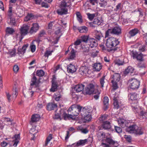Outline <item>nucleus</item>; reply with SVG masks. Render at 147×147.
<instances>
[{
  "label": "nucleus",
  "instance_id": "nucleus-20",
  "mask_svg": "<svg viewBox=\"0 0 147 147\" xmlns=\"http://www.w3.org/2000/svg\"><path fill=\"white\" fill-rule=\"evenodd\" d=\"M28 46V44H26L24 45L22 48L18 47V54L19 55H23L25 53L26 49Z\"/></svg>",
  "mask_w": 147,
  "mask_h": 147
},
{
  "label": "nucleus",
  "instance_id": "nucleus-59",
  "mask_svg": "<svg viewBox=\"0 0 147 147\" xmlns=\"http://www.w3.org/2000/svg\"><path fill=\"white\" fill-rule=\"evenodd\" d=\"M121 3H119L116 6V8L114 10L117 11L121 9Z\"/></svg>",
  "mask_w": 147,
  "mask_h": 147
},
{
  "label": "nucleus",
  "instance_id": "nucleus-28",
  "mask_svg": "<svg viewBox=\"0 0 147 147\" xmlns=\"http://www.w3.org/2000/svg\"><path fill=\"white\" fill-rule=\"evenodd\" d=\"M76 70L75 67L72 64H70L68 65L67 67V71L68 72L73 73L75 72Z\"/></svg>",
  "mask_w": 147,
  "mask_h": 147
},
{
  "label": "nucleus",
  "instance_id": "nucleus-64",
  "mask_svg": "<svg viewBox=\"0 0 147 147\" xmlns=\"http://www.w3.org/2000/svg\"><path fill=\"white\" fill-rule=\"evenodd\" d=\"M100 146L102 147H110L109 144L103 142L101 144Z\"/></svg>",
  "mask_w": 147,
  "mask_h": 147
},
{
  "label": "nucleus",
  "instance_id": "nucleus-14",
  "mask_svg": "<svg viewBox=\"0 0 147 147\" xmlns=\"http://www.w3.org/2000/svg\"><path fill=\"white\" fill-rule=\"evenodd\" d=\"M106 142L109 144L115 147H117L118 146L117 142L114 140L112 137H106L105 140Z\"/></svg>",
  "mask_w": 147,
  "mask_h": 147
},
{
  "label": "nucleus",
  "instance_id": "nucleus-54",
  "mask_svg": "<svg viewBox=\"0 0 147 147\" xmlns=\"http://www.w3.org/2000/svg\"><path fill=\"white\" fill-rule=\"evenodd\" d=\"M105 78V76H103L100 79V82L102 87H104V84L105 83L104 81Z\"/></svg>",
  "mask_w": 147,
  "mask_h": 147
},
{
  "label": "nucleus",
  "instance_id": "nucleus-23",
  "mask_svg": "<svg viewBox=\"0 0 147 147\" xmlns=\"http://www.w3.org/2000/svg\"><path fill=\"white\" fill-rule=\"evenodd\" d=\"M57 105L54 102L49 103L47 105V109L49 111H51L54 110L56 108Z\"/></svg>",
  "mask_w": 147,
  "mask_h": 147
},
{
  "label": "nucleus",
  "instance_id": "nucleus-17",
  "mask_svg": "<svg viewBox=\"0 0 147 147\" xmlns=\"http://www.w3.org/2000/svg\"><path fill=\"white\" fill-rule=\"evenodd\" d=\"M88 68L86 66H82L80 67L79 71L80 74L82 76H85L88 71Z\"/></svg>",
  "mask_w": 147,
  "mask_h": 147
},
{
  "label": "nucleus",
  "instance_id": "nucleus-27",
  "mask_svg": "<svg viewBox=\"0 0 147 147\" xmlns=\"http://www.w3.org/2000/svg\"><path fill=\"white\" fill-rule=\"evenodd\" d=\"M84 85L82 84H78L75 86L74 89L75 91L77 92L82 91L84 88Z\"/></svg>",
  "mask_w": 147,
  "mask_h": 147
},
{
  "label": "nucleus",
  "instance_id": "nucleus-18",
  "mask_svg": "<svg viewBox=\"0 0 147 147\" xmlns=\"http://www.w3.org/2000/svg\"><path fill=\"white\" fill-rule=\"evenodd\" d=\"M140 30L138 29L135 28L130 30L128 33L129 38L135 36L137 34L139 33Z\"/></svg>",
  "mask_w": 147,
  "mask_h": 147
},
{
  "label": "nucleus",
  "instance_id": "nucleus-21",
  "mask_svg": "<svg viewBox=\"0 0 147 147\" xmlns=\"http://www.w3.org/2000/svg\"><path fill=\"white\" fill-rule=\"evenodd\" d=\"M112 32L113 34L119 35L121 33V28L119 26L115 27L112 29Z\"/></svg>",
  "mask_w": 147,
  "mask_h": 147
},
{
  "label": "nucleus",
  "instance_id": "nucleus-36",
  "mask_svg": "<svg viewBox=\"0 0 147 147\" xmlns=\"http://www.w3.org/2000/svg\"><path fill=\"white\" fill-rule=\"evenodd\" d=\"M15 32L14 30L11 28L7 27L6 30V34L12 35Z\"/></svg>",
  "mask_w": 147,
  "mask_h": 147
},
{
  "label": "nucleus",
  "instance_id": "nucleus-29",
  "mask_svg": "<svg viewBox=\"0 0 147 147\" xmlns=\"http://www.w3.org/2000/svg\"><path fill=\"white\" fill-rule=\"evenodd\" d=\"M93 68L96 71H99L102 69V66L100 63H95L94 64Z\"/></svg>",
  "mask_w": 147,
  "mask_h": 147
},
{
  "label": "nucleus",
  "instance_id": "nucleus-6",
  "mask_svg": "<svg viewBox=\"0 0 147 147\" xmlns=\"http://www.w3.org/2000/svg\"><path fill=\"white\" fill-rule=\"evenodd\" d=\"M121 77L120 74L117 73H114L111 76V78L112 79L111 83L114 90H116L118 88L117 83L120 80Z\"/></svg>",
  "mask_w": 147,
  "mask_h": 147
},
{
  "label": "nucleus",
  "instance_id": "nucleus-56",
  "mask_svg": "<svg viewBox=\"0 0 147 147\" xmlns=\"http://www.w3.org/2000/svg\"><path fill=\"white\" fill-rule=\"evenodd\" d=\"M115 128L116 131L117 133H119L122 132V129L120 127L115 126Z\"/></svg>",
  "mask_w": 147,
  "mask_h": 147
},
{
  "label": "nucleus",
  "instance_id": "nucleus-55",
  "mask_svg": "<svg viewBox=\"0 0 147 147\" xmlns=\"http://www.w3.org/2000/svg\"><path fill=\"white\" fill-rule=\"evenodd\" d=\"M10 24L11 25L15 26L16 24L15 19L14 18H10Z\"/></svg>",
  "mask_w": 147,
  "mask_h": 147
},
{
  "label": "nucleus",
  "instance_id": "nucleus-38",
  "mask_svg": "<svg viewBox=\"0 0 147 147\" xmlns=\"http://www.w3.org/2000/svg\"><path fill=\"white\" fill-rule=\"evenodd\" d=\"M99 5L100 7L105 8L107 5V1L105 0H100Z\"/></svg>",
  "mask_w": 147,
  "mask_h": 147
},
{
  "label": "nucleus",
  "instance_id": "nucleus-10",
  "mask_svg": "<svg viewBox=\"0 0 147 147\" xmlns=\"http://www.w3.org/2000/svg\"><path fill=\"white\" fill-rule=\"evenodd\" d=\"M113 94L112 96L113 99L114 100L113 105L114 107L116 109H118L119 107V104L118 102L119 96L117 93H115L114 91L111 92Z\"/></svg>",
  "mask_w": 147,
  "mask_h": 147
},
{
  "label": "nucleus",
  "instance_id": "nucleus-42",
  "mask_svg": "<svg viewBox=\"0 0 147 147\" xmlns=\"http://www.w3.org/2000/svg\"><path fill=\"white\" fill-rule=\"evenodd\" d=\"M34 17L32 13H28L24 18V21H27L32 19Z\"/></svg>",
  "mask_w": 147,
  "mask_h": 147
},
{
  "label": "nucleus",
  "instance_id": "nucleus-35",
  "mask_svg": "<svg viewBox=\"0 0 147 147\" xmlns=\"http://www.w3.org/2000/svg\"><path fill=\"white\" fill-rule=\"evenodd\" d=\"M105 136V134L103 132L99 131L98 132L97 137L98 140H101L102 141H103Z\"/></svg>",
  "mask_w": 147,
  "mask_h": 147
},
{
  "label": "nucleus",
  "instance_id": "nucleus-41",
  "mask_svg": "<svg viewBox=\"0 0 147 147\" xmlns=\"http://www.w3.org/2000/svg\"><path fill=\"white\" fill-rule=\"evenodd\" d=\"M108 115L106 114H104L101 116V117L99 118L100 121L102 122V123L103 122L107 121V119Z\"/></svg>",
  "mask_w": 147,
  "mask_h": 147
},
{
  "label": "nucleus",
  "instance_id": "nucleus-43",
  "mask_svg": "<svg viewBox=\"0 0 147 147\" xmlns=\"http://www.w3.org/2000/svg\"><path fill=\"white\" fill-rule=\"evenodd\" d=\"M52 134H50L48 137L46 139V140L45 142V144L44 145V146H46L48 143L49 142L50 140L52 139Z\"/></svg>",
  "mask_w": 147,
  "mask_h": 147
},
{
  "label": "nucleus",
  "instance_id": "nucleus-13",
  "mask_svg": "<svg viewBox=\"0 0 147 147\" xmlns=\"http://www.w3.org/2000/svg\"><path fill=\"white\" fill-rule=\"evenodd\" d=\"M94 85L92 84H90L85 90V92L86 94H93L95 91Z\"/></svg>",
  "mask_w": 147,
  "mask_h": 147
},
{
  "label": "nucleus",
  "instance_id": "nucleus-47",
  "mask_svg": "<svg viewBox=\"0 0 147 147\" xmlns=\"http://www.w3.org/2000/svg\"><path fill=\"white\" fill-rule=\"evenodd\" d=\"M75 52L74 49H73L71 51L69 59H73L75 57Z\"/></svg>",
  "mask_w": 147,
  "mask_h": 147
},
{
  "label": "nucleus",
  "instance_id": "nucleus-19",
  "mask_svg": "<svg viewBox=\"0 0 147 147\" xmlns=\"http://www.w3.org/2000/svg\"><path fill=\"white\" fill-rule=\"evenodd\" d=\"M94 34L95 38L98 40H100L103 37L102 33L100 31L95 30L94 31Z\"/></svg>",
  "mask_w": 147,
  "mask_h": 147
},
{
  "label": "nucleus",
  "instance_id": "nucleus-52",
  "mask_svg": "<svg viewBox=\"0 0 147 147\" xmlns=\"http://www.w3.org/2000/svg\"><path fill=\"white\" fill-rule=\"evenodd\" d=\"M86 14L88 16V18L90 20H93L95 16V13L90 14L89 13H87Z\"/></svg>",
  "mask_w": 147,
  "mask_h": 147
},
{
  "label": "nucleus",
  "instance_id": "nucleus-62",
  "mask_svg": "<svg viewBox=\"0 0 147 147\" xmlns=\"http://www.w3.org/2000/svg\"><path fill=\"white\" fill-rule=\"evenodd\" d=\"M19 69L18 66L17 65H15L13 67V70L15 73H17Z\"/></svg>",
  "mask_w": 147,
  "mask_h": 147
},
{
  "label": "nucleus",
  "instance_id": "nucleus-45",
  "mask_svg": "<svg viewBox=\"0 0 147 147\" xmlns=\"http://www.w3.org/2000/svg\"><path fill=\"white\" fill-rule=\"evenodd\" d=\"M102 22V20L101 18H98L94 19L93 23L94 24L99 25L101 24Z\"/></svg>",
  "mask_w": 147,
  "mask_h": 147
},
{
  "label": "nucleus",
  "instance_id": "nucleus-63",
  "mask_svg": "<svg viewBox=\"0 0 147 147\" xmlns=\"http://www.w3.org/2000/svg\"><path fill=\"white\" fill-rule=\"evenodd\" d=\"M30 48L31 50V51L33 53L34 52L36 49V46L35 45H32L30 46Z\"/></svg>",
  "mask_w": 147,
  "mask_h": 147
},
{
  "label": "nucleus",
  "instance_id": "nucleus-5",
  "mask_svg": "<svg viewBox=\"0 0 147 147\" xmlns=\"http://www.w3.org/2000/svg\"><path fill=\"white\" fill-rule=\"evenodd\" d=\"M92 111L89 108L84 107L81 112L82 118L86 121H90L92 119Z\"/></svg>",
  "mask_w": 147,
  "mask_h": 147
},
{
  "label": "nucleus",
  "instance_id": "nucleus-58",
  "mask_svg": "<svg viewBox=\"0 0 147 147\" xmlns=\"http://www.w3.org/2000/svg\"><path fill=\"white\" fill-rule=\"evenodd\" d=\"M61 110L62 109H61L60 111L61 112L60 113V114H61L60 115H59V114H55V115L54 117L55 119H59L61 115V116H62L63 117L62 115L63 113H62V112H61Z\"/></svg>",
  "mask_w": 147,
  "mask_h": 147
},
{
  "label": "nucleus",
  "instance_id": "nucleus-9",
  "mask_svg": "<svg viewBox=\"0 0 147 147\" xmlns=\"http://www.w3.org/2000/svg\"><path fill=\"white\" fill-rule=\"evenodd\" d=\"M59 82V80H57L55 76H53L52 81V87L50 89V91L54 92L57 90V88L58 86V83Z\"/></svg>",
  "mask_w": 147,
  "mask_h": 147
},
{
  "label": "nucleus",
  "instance_id": "nucleus-11",
  "mask_svg": "<svg viewBox=\"0 0 147 147\" xmlns=\"http://www.w3.org/2000/svg\"><path fill=\"white\" fill-rule=\"evenodd\" d=\"M131 54L134 59H136L137 60L140 61H143V55L141 53H138L136 52L132 51Z\"/></svg>",
  "mask_w": 147,
  "mask_h": 147
},
{
  "label": "nucleus",
  "instance_id": "nucleus-46",
  "mask_svg": "<svg viewBox=\"0 0 147 147\" xmlns=\"http://www.w3.org/2000/svg\"><path fill=\"white\" fill-rule=\"evenodd\" d=\"M93 94H94V97L95 99L97 100L98 98L100 92L97 89L95 90Z\"/></svg>",
  "mask_w": 147,
  "mask_h": 147
},
{
  "label": "nucleus",
  "instance_id": "nucleus-53",
  "mask_svg": "<svg viewBox=\"0 0 147 147\" xmlns=\"http://www.w3.org/2000/svg\"><path fill=\"white\" fill-rule=\"evenodd\" d=\"M61 97L62 96L59 93L57 94H55L54 96V98H55V100L57 101L59 100Z\"/></svg>",
  "mask_w": 147,
  "mask_h": 147
},
{
  "label": "nucleus",
  "instance_id": "nucleus-2",
  "mask_svg": "<svg viewBox=\"0 0 147 147\" xmlns=\"http://www.w3.org/2000/svg\"><path fill=\"white\" fill-rule=\"evenodd\" d=\"M119 43V42L117 39L111 37L107 39L106 45L108 48L111 49H110V51L114 52L117 50L118 48L116 46Z\"/></svg>",
  "mask_w": 147,
  "mask_h": 147
},
{
  "label": "nucleus",
  "instance_id": "nucleus-12",
  "mask_svg": "<svg viewBox=\"0 0 147 147\" xmlns=\"http://www.w3.org/2000/svg\"><path fill=\"white\" fill-rule=\"evenodd\" d=\"M6 95L7 98L9 102H10L11 101L15 99L18 93L16 91V89L13 91L12 94H10L9 92H6Z\"/></svg>",
  "mask_w": 147,
  "mask_h": 147
},
{
  "label": "nucleus",
  "instance_id": "nucleus-3",
  "mask_svg": "<svg viewBox=\"0 0 147 147\" xmlns=\"http://www.w3.org/2000/svg\"><path fill=\"white\" fill-rule=\"evenodd\" d=\"M71 5V1L70 0H63L61 3L60 9L57 11V13L60 15L67 14L68 10L66 7H70Z\"/></svg>",
  "mask_w": 147,
  "mask_h": 147
},
{
  "label": "nucleus",
  "instance_id": "nucleus-25",
  "mask_svg": "<svg viewBox=\"0 0 147 147\" xmlns=\"http://www.w3.org/2000/svg\"><path fill=\"white\" fill-rule=\"evenodd\" d=\"M137 126L136 125H133L129 126L126 129L127 131L130 133H134V131L136 130V129L137 128Z\"/></svg>",
  "mask_w": 147,
  "mask_h": 147
},
{
  "label": "nucleus",
  "instance_id": "nucleus-26",
  "mask_svg": "<svg viewBox=\"0 0 147 147\" xmlns=\"http://www.w3.org/2000/svg\"><path fill=\"white\" fill-rule=\"evenodd\" d=\"M109 99L108 97L106 96L104 97L103 101V108L104 110H106L108 109L109 107Z\"/></svg>",
  "mask_w": 147,
  "mask_h": 147
},
{
  "label": "nucleus",
  "instance_id": "nucleus-16",
  "mask_svg": "<svg viewBox=\"0 0 147 147\" xmlns=\"http://www.w3.org/2000/svg\"><path fill=\"white\" fill-rule=\"evenodd\" d=\"M88 43V45L91 48L96 47L98 45L96 40L93 38H89Z\"/></svg>",
  "mask_w": 147,
  "mask_h": 147
},
{
  "label": "nucleus",
  "instance_id": "nucleus-60",
  "mask_svg": "<svg viewBox=\"0 0 147 147\" xmlns=\"http://www.w3.org/2000/svg\"><path fill=\"white\" fill-rule=\"evenodd\" d=\"M13 139H14L15 140H18L19 141L20 139V135L19 134H17L15 135L14 137H13Z\"/></svg>",
  "mask_w": 147,
  "mask_h": 147
},
{
  "label": "nucleus",
  "instance_id": "nucleus-37",
  "mask_svg": "<svg viewBox=\"0 0 147 147\" xmlns=\"http://www.w3.org/2000/svg\"><path fill=\"white\" fill-rule=\"evenodd\" d=\"M40 119V116L38 114L33 115L32 116L31 120L32 122H36L38 121Z\"/></svg>",
  "mask_w": 147,
  "mask_h": 147
},
{
  "label": "nucleus",
  "instance_id": "nucleus-15",
  "mask_svg": "<svg viewBox=\"0 0 147 147\" xmlns=\"http://www.w3.org/2000/svg\"><path fill=\"white\" fill-rule=\"evenodd\" d=\"M39 26L37 23H34L32 24V26L31 28L29 33L32 34L36 33L38 30Z\"/></svg>",
  "mask_w": 147,
  "mask_h": 147
},
{
  "label": "nucleus",
  "instance_id": "nucleus-8",
  "mask_svg": "<svg viewBox=\"0 0 147 147\" xmlns=\"http://www.w3.org/2000/svg\"><path fill=\"white\" fill-rule=\"evenodd\" d=\"M36 77L34 76L31 79L30 82V88L32 89L33 88H35L36 91L38 92L37 90H39V82L37 81Z\"/></svg>",
  "mask_w": 147,
  "mask_h": 147
},
{
  "label": "nucleus",
  "instance_id": "nucleus-49",
  "mask_svg": "<svg viewBox=\"0 0 147 147\" xmlns=\"http://www.w3.org/2000/svg\"><path fill=\"white\" fill-rule=\"evenodd\" d=\"M46 34L45 31L44 30H42L40 31L38 35V38L42 37H44Z\"/></svg>",
  "mask_w": 147,
  "mask_h": 147
},
{
  "label": "nucleus",
  "instance_id": "nucleus-31",
  "mask_svg": "<svg viewBox=\"0 0 147 147\" xmlns=\"http://www.w3.org/2000/svg\"><path fill=\"white\" fill-rule=\"evenodd\" d=\"M77 29L81 33H87L88 31V29L87 27L85 26H82L78 27Z\"/></svg>",
  "mask_w": 147,
  "mask_h": 147
},
{
  "label": "nucleus",
  "instance_id": "nucleus-34",
  "mask_svg": "<svg viewBox=\"0 0 147 147\" xmlns=\"http://www.w3.org/2000/svg\"><path fill=\"white\" fill-rule=\"evenodd\" d=\"M126 121L124 119H119L118 120V122L119 125L124 128L126 125Z\"/></svg>",
  "mask_w": 147,
  "mask_h": 147
},
{
  "label": "nucleus",
  "instance_id": "nucleus-33",
  "mask_svg": "<svg viewBox=\"0 0 147 147\" xmlns=\"http://www.w3.org/2000/svg\"><path fill=\"white\" fill-rule=\"evenodd\" d=\"M134 70V69L131 66H129L128 67L125 69L124 73L125 74H127L130 73V75L133 76L134 74H132Z\"/></svg>",
  "mask_w": 147,
  "mask_h": 147
},
{
  "label": "nucleus",
  "instance_id": "nucleus-61",
  "mask_svg": "<svg viewBox=\"0 0 147 147\" xmlns=\"http://www.w3.org/2000/svg\"><path fill=\"white\" fill-rule=\"evenodd\" d=\"M125 138L126 139L127 141L129 142H130L131 141V137L130 136L125 135Z\"/></svg>",
  "mask_w": 147,
  "mask_h": 147
},
{
  "label": "nucleus",
  "instance_id": "nucleus-1",
  "mask_svg": "<svg viewBox=\"0 0 147 147\" xmlns=\"http://www.w3.org/2000/svg\"><path fill=\"white\" fill-rule=\"evenodd\" d=\"M82 109V107L78 105H72L68 109L67 111L68 114L66 113L64 111V110H61V112L63 113L62 116L66 119L72 117L74 116H78L81 112Z\"/></svg>",
  "mask_w": 147,
  "mask_h": 147
},
{
  "label": "nucleus",
  "instance_id": "nucleus-32",
  "mask_svg": "<svg viewBox=\"0 0 147 147\" xmlns=\"http://www.w3.org/2000/svg\"><path fill=\"white\" fill-rule=\"evenodd\" d=\"M88 140L87 139L84 140H80L78 141L76 144V146H83L87 143Z\"/></svg>",
  "mask_w": 147,
  "mask_h": 147
},
{
  "label": "nucleus",
  "instance_id": "nucleus-39",
  "mask_svg": "<svg viewBox=\"0 0 147 147\" xmlns=\"http://www.w3.org/2000/svg\"><path fill=\"white\" fill-rule=\"evenodd\" d=\"M53 51V50H51L49 49H46L45 53L44 56L47 58L49 56L52 55V53Z\"/></svg>",
  "mask_w": 147,
  "mask_h": 147
},
{
  "label": "nucleus",
  "instance_id": "nucleus-7",
  "mask_svg": "<svg viewBox=\"0 0 147 147\" xmlns=\"http://www.w3.org/2000/svg\"><path fill=\"white\" fill-rule=\"evenodd\" d=\"M129 87L131 89L136 90L140 85V82L136 79L131 78L128 80Z\"/></svg>",
  "mask_w": 147,
  "mask_h": 147
},
{
  "label": "nucleus",
  "instance_id": "nucleus-48",
  "mask_svg": "<svg viewBox=\"0 0 147 147\" xmlns=\"http://www.w3.org/2000/svg\"><path fill=\"white\" fill-rule=\"evenodd\" d=\"M45 74V72L42 70H37L36 71V75L37 76L39 77L43 76Z\"/></svg>",
  "mask_w": 147,
  "mask_h": 147
},
{
  "label": "nucleus",
  "instance_id": "nucleus-30",
  "mask_svg": "<svg viewBox=\"0 0 147 147\" xmlns=\"http://www.w3.org/2000/svg\"><path fill=\"white\" fill-rule=\"evenodd\" d=\"M144 131L143 128L141 127H138L137 126V128H136V130L134 131V134L137 135H142L144 133Z\"/></svg>",
  "mask_w": 147,
  "mask_h": 147
},
{
  "label": "nucleus",
  "instance_id": "nucleus-4",
  "mask_svg": "<svg viewBox=\"0 0 147 147\" xmlns=\"http://www.w3.org/2000/svg\"><path fill=\"white\" fill-rule=\"evenodd\" d=\"M29 26L26 24H23L20 29V32L16 34L17 39L21 42L24 36L26 35L29 32L28 30Z\"/></svg>",
  "mask_w": 147,
  "mask_h": 147
},
{
  "label": "nucleus",
  "instance_id": "nucleus-22",
  "mask_svg": "<svg viewBox=\"0 0 147 147\" xmlns=\"http://www.w3.org/2000/svg\"><path fill=\"white\" fill-rule=\"evenodd\" d=\"M101 128L105 130H109L111 128L110 123L108 121L103 122L101 125Z\"/></svg>",
  "mask_w": 147,
  "mask_h": 147
},
{
  "label": "nucleus",
  "instance_id": "nucleus-50",
  "mask_svg": "<svg viewBox=\"0 0 147 147\" xmlns=\"http://www.w3.org/2000/svg\"><path fill=\"white\" fill-rule=\"evenodd\" d=\"M147 114L145 112L141 111L140 114V118L141 119H144L146 117Z\"/></svg>",
  "mask_w": 147,
  "mask_h": 147
},
{
  "label": "nucleus",
  "instance_id": "nucleus-44",
  "mask_svg": "<svg viewBox=\"0 0 147 147\" xmlns=\"http://www.w3.org/2000/svg\"><path fill=\"white\" fill-rule=\"evenodd\" d=\"M76 14L78 21L80 23L82 22V17L80 12H76Z\"/></svg>",
  "mask_w": 147,
  "mask_h": 147
},
{
  "label": "nucleus",
  "instance_id": "nucleus-51",
  "mask_svg": "<svg viewBox=\"0 0 147 147\" xmlns=\"http://www.w3.org/2000/svg\"><path fill=\"white\" fill-rule=\"evenodd\" d=\"M110 33L113 34L112 32V29H109L105 32V38H106L109 36H110Z\"/></svg>",
  "mask_w": 147,
  "mask_h": 147
},
{
  "label": "nucleus",
  "instance_id": "nucleus-24",
  "mask_svg": "<svg viewBox=\"0 0 147 147\" xmlns=\"http://www.w3.org/2000/svg\"><path fill=\"white\" fill-rule=\"evenodd\" d=\"M139 95L135 93H130L128 95L129 101H134L137 99Z\"/></svg>",
  "mask_w": 147,
  "mask_h": 147
},
{
  "label": "nucleus",
  "instance_id": "nucleus-57",
  "mask_svg": "<svg viewBox=\"0 0 147 147\" xmlns=\"http://www.w3.org/2000/svg\"><path fill=\"white\" fill-rule=\"evenodd\" d=\"M81 132L83 134H86L88 132V130L86 128H82L80 129Z\"/></svg>",
  "mask_w": 147,
  "mask_h": 147
},
{
  "label": "nucleus",
  "instance_id": "nucleus-40",
  "mask_svg": "<svg viewBox=\"0 0 147 147\" xmlns=\"http://www.w3.org/2000/svg\"><path fill=\"white\" fill-rule=\"evenodd\" d=\"M81 41L84 42H88V40L89 38V36L83 35L81 37Z\"/></svg>",
  "mask_w": 147,
  "mask_h": 147
}]
</instances>
